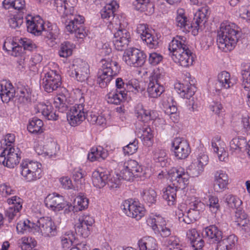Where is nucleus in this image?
<instances>
[{
    "label": "nucleus",
    "instance_id": "nucleus-1",
    "mask_svg": "<svg viewBox=\"0 0 250 250\" xmlns=\"http://www.w3.org/2000/svg\"><path fill=\"white\" fill-rule=\"evenodd\" d=\"M168 50L172 60L181 66L188 67L192 64L193 58L185 37L177 36L174 38L169 44Z\"/></svg>",
    "mask_w": 250,
    "mask_h": 250
},
{
    "label": "nucleus",
    "instance_id": "nucleus-2",
    "mask_svg": "<svg viewBox=\"0 0 250 250\" xmlns=\"http://www.w3.org/2000/svg\"><path fill=\"white\" fill-rule=\"evenodd\" d=\"M238 28L233 23H223L218 32L217 42L218 47L225 52L232 50L239 34Z\"/></svg>",
    "mask_w": 250,
    "mask_h": 250
},
{
    "label": "nucleus",
    "instance_id": "nucleus-3",
    "mask_svg": "<svg viewBox=\"0 0 250 250\" xmlns=\"http://www.w3.org/2000/svg\"><path fill=\"white\" fill-rule=\"evenodd\" d=\"M61 20L62 22L65 24L66 31L74 34L77 38L83 39L86 35L83 25L84 19L82 16L77 15L75 10L73 13L70 12L61 16Z\"/></svg>",
    "mask_w": 250,
    "mask_h": 250
},
{
    "label": "nucleus",
    "instance_id": "nucleus-4",
    "mask_svg": "<svg viewBox=\"0 0 250 250\" xmlns=\"http://www.w3.org/2000/svg\"><path fill=\"white\" fill-rule=\"evenodd\" d=\"M102 67L98 73L97 83L102 88L105 87L113 77L119 73L121 67L119 63L110 59L101 61Z\"/></svg>",
    "mask_w": 250,
    "mask_h": 250
},
{
    "label": "nucleus",
    "instance_id": "nucleus-5",
    "mask_svg": "<svg viewBox=\"0 0 250 250\" xmlns=\"http://www.w3.org/2000/svg\"><path fill=\"white\" fill-rule=\"evenodd\" d=\"M21 174L22 179L26 182H33L42 177V165L29 160L22 161L20 165Z\"/></svg>",
    "mask_w": 250,
    "mask_h": 250
},
{
    "label": "nucleus",
    "instance_id": "nucleus-6",
    "mask_svg": "<svg viewBox=\"0 0 250 250\" xmlns=\"http://www.w3.org/2000/svg\"><path fill=\"white\" fill-rule=\"evenodd\" d=\"M21 153L18 148L7 146L0 155V163L10 168H14L20 162Z\"/></svg>",
    "mask_w": 250,
    "mask_h": 250
},
{
    "label": "nucleus",
    "instance_id": "nucleus-7",
    "mask_svg": "<svg viewBox=\"0 0 250 250\" xmlns=\"http://www.w3.org/2000/svg\"><path fill=\"white\" fill-rule=\"evenodd\" d=\"M146 54L136 48H130L125 51L123 59L126 63L134 67L143 66L146 60Z\"/></svg>",
    "mask_w": 250,
    "mask_h": 250
},
{
    "label": "nucleus",
    "instance_id": "nucleus-8",
    "mask_svg": "<svg viewBox=\"0 0 250 250\" xmlns=\"http://www.w3.org/2000/svg\"><path fill=\"white\" fill-rule=\"evenodd\" d=\"M172 186L184 189L188 184L189 175L182 167L172 168L168 173Z\"/></svg>",
    "mask_w": 250,
    "mask_h": 250
},
{
    "label": "nucleus",
    "instance_id": "nucleus-9",
    "mask_svg": "<svg viewBox=\"0 0 250 250\" xmlns=\"http://www.w3.org/2000/svg\"><path fill=\"white\" fill-rule=\"evenodd\" d=\"M61 83V76L55 70H50L46 72L42 80V87L48 93L57 90Z\"/></svg>",
    "mask_w": 250,
    "mask_h": 250
},
{
    "label": "nucleus",
    "instance_id": "nucleus-10",
    "mask_svg": "<svg viewBox=\"0 0 250 250\" xmlns=\"http://www.w3.org/2000/svg\"><path fill=\"white\" fill-rule=\"evenodd\" d=\"M35 230L45 237L55 236L57 234L56 227L49 217H41L35 224Z\"/></svg>",
    "mask_w": 250,
    "mask_h": 250
},
{
    "label": "nucleus",
    "instance_id": "nucleus-11",
    "mask_svg": "<svg viewBox=\"0 0 250 250\" xmlns=\"http://www.w3.org/2000/svg\"><path fill=\"white\" fill-rule=\"evenodd\" d=\"M121 208L128 217L140 220L145 214V209L136 202L125 200L123 202Z\"/></svg>",
    "mask_w": 250,
    "mask_h": 250
},
{
    "label": "nucleus",
    "instance_id": "nucleus-12",
    "mask_svg": "<svg viewBox=\"0 0 250 250\" xmlns=\"http://www.w3.org/2000/svg\"><path fill=\"white\" fill-rule=\"evenodd\" d=\"M86 111L83 104H75L71 108L67 115V120L71 125L76 126L86 119Z\"/></svg>",
    "mask_w": 250,
    "mask_h": 250
},
{
    "label": "nucleus",
    "instance_id": "nucleus-13",
    "mask_svg": "<svg viewBox=\"0 0 250 250\" xmlns=\"http://www.w3.org/2000/svg\"><path fill=\"white\" fill-rule=\"evenodd\" d=\"M130 41V35L128 31L120 26L114 33L113 43L115 48L118 51L125 49Z\"/></svg>",
    "mask_w": 250,
    "mask_h": 250
},
{
    "label": "nucleus",
    "instance_id": "nucleus-14",
    "mask_svg": "<svg viewBox=\"0 0 250 250\" xmlns=\"http://www.w3.org/2000/svg\"><path fill=\"white\" fill-rule=\"evenodd\" d=\"M175 156L178 159L186 158L190 152L188 143L180 138H176L172 143Z\"/></svg>",
    "mask_w": 250,
    "mask_h": 250
},
{
    "label": "nucleus",
    "instance_id": "nucleus-15",
    "mask_svg": "<svg viewBox=\"0 0 250 250\" xmlns=\"http://www.w3.org/2000/svg\"><path fill=\"white\" fill-rule=\"evenodd\" d=\"M94 223V219L88 215L81 216L75 225V231L80 235L85 238L90 233V227Z\"/></svg>",
    "mask_w": 250,
    "mask_h": 250
},
{
    "label": "nucleus",
    "instance_id": "nucleus-16",
    "mask_svg": "<svg viewBox=\"0 0 250 250\" xmlns=\"http://www.w3.org/2000/svg\"><path fill=\"white\" fill-rule=\"evenodd\" d=\"M160 76L159 74H154L149 77L147 92L150 98H156L164 91V88L160 83Z\"/></svg>",
    "mask_w": 250,
    "mask_h": 250
},
{
    "label": "nucleus",
    "instance_id": "nucleus-17",
    "mask_svg": "<svg viewBox=\"0 0 250 250\" xmlns=\"http://www.w3.org/2000/svg\"><path fill=\"white\" fill-rule=\"evenodd\" d=\"M175 89L182 97L190 100L195 93V87L191 85H185L183 83H177L175 85ZM189 110L194 111L197 108V105L194 104L193 100H189Z\"/></svg>",
    "mask_w": 250,
    "mask_h": 250
},
{
    "label": "nucleus",
    "instance_id": "nucleus-18",
    "mask_svg": "<svg viewBox=\"0 0 250 250\" xmlns=\"http://www.w3.org/2000/svg\"><path fill=\"white\" fill-rule=\"evenodd\" d=\"M27 30L35 35L39 36L44 30V21L39 16L28 15L26 18Z\"/></svg>",
    "mask_w": 250,
    "mask_h": 250
},
{
    "label": "nucleus",
    "instance_id": "nucleus-19",
    "mask_svg": "<svg viewBox=\"0 0 250 250\" xmlns=\"http://www.w3.org/2000/svg\"><path fill=\"white\" fill-rule=\"evenodd\" d=\"M73 66L75 68L71 73V77L81 82L87 80L89 75V67L87 62L78 60Z\"/></svg>",
    "mask_w": 250,
    "mask_h": 250
},
{
    "label": "nucleus",
    "instance_id": "nucleus-20",
    "mask_svg": "<svg viewBox=\"0 0 250 250\" xmlns=\"http://www.w3.org/2000/svg\"><path fill=\"white\" fill-rule=\"evenodd\" d=\"M45 206L55 211L64 208L66 204L63 196L53 193L48 195L44 199Z\"/></svg>",
    "mask_w": 250,
    "mask_h": 250
},
{
    "label": "nucleus",
    "instance_id": "nucleus-21",
    "mask_svg": "<svg viewBox=\"0 0 250 250\" xmlns=\"http://www.w3.org/2000/svg\"><path fill=\"white\" fill-rule=\"evenodd\" d=\"M137 31L140 34L141 39L146 43L149 48H155L158 46V39L151 34L149 29L145 24H139L137 26Z\"/></svg>",
    "mask_w": 250,
    "mask_h": 250
},
{
    "label": "nucleus",
    "instance_id": "nucleus-22",
    "mask_svg": "<svg viewBox=\"0 0 250 250\" xmlns=\"http://www.w3.org/2000/svg\"><path fill=\"white\" fill-rule=\"evenodd\" d=\"M77 4V0H54V5L62 16L72 12Z\"/></svg>",
    "mask_w": 250,
    "mask_h": 250
},
{
    "label": "nucleus",
    "instance_id": "nucleus-23",
    "mask_svg": "<svg viewBox=\"0 0 250 250\" xmlns=\"http://www.w3.org/2000/svg\"><path fill=\"white\" fill-rule=\"evenodd\" d=\"M175 23L183 32H189L193 29L194 23H191L186 16L184 10L182 9L177 10V14L175 19Z\"/></svg>",
    "mask_w": 250,
    "mask_h": 250
},
{
    "label": "nucleus",
    "instance_id": "nucleus-24",
    "mask_svg": "<svg viewBox=\"0 0 250 250\" xmlns=\"http://www.w3.org/2000/svg\"><path fill=\"white\" fill-rule=\"evenodd\" d=\"M228 176L223 171L216 172L213 184V188L215 191L221 192L225 190L228 184Z\"/></svg>",
    "mask_w": 250,
    "mask_h": 250
},
{
    "label": "nucleus",
    "instance_id": "nucleus-25",
    "mask_svg": "<svg viewBox=\"0 0 250 250\" xmlns=\"http://www.w3.org/2000/svg\"><path fill=\"white\" fill-rule=\"evenodd\" d=\"M208 14V10L207 7H202L199 9L194 15L193 19V29L192 30V34H197L199 29L200 24L203 22H205L207 17Z\"/></svg>",
    "mask_w": 250,
    "mask_h": 250
},
{
    "label": "nucleus",
    "instance_id": "nucleus-26",
    "mask_svg": "<svg viewBox=\"0 0 250 250\" xmlns=\"http://www.w3.org/2000/svg\"><path fill=\"white\" fill-rule=\"evenodd\" d=\"M202 236L210 240L212 243H217L222 238V232L215 225H211L203 230Z\"/></svg>",
    "mask_w": 250,
    "mask_h": 250
},
{
    "label": "nucleus",
    "instance_id": "nucleus-27",
    "mask_svg": "<svg viewBox=\"0 0 250 250\" xmlns=\"http://www.w3.org/2000/svg\"><path fill=\"white\" fill-rule=\"evenodd\" d=\"M237 241V237L234 234L222 236V239H220L217 243L216 250H233Z\"/></svg>",
    "mask_w": 250,
    "mask_h": 250
},
{
    "label": "nucleus",
    "instance_id": "nucleus-28",
    "mask_svg": "<svg viewBox=\"0 0 250 250\" xmlns=\"http://www.w3.org/2000/svg\"><path fill=\"white\" fill-rule=\"evenodd\" d=\"M109 176H110V175L108 172L97 169L95 170L92 173V183L96 187L99 188H103L107 182Z\"/></svg>",
    "mask_w": 250,
    "mask_h": 250
},
{
    "label": "nucleus",
    "instance_id": "nucleus-29",
    "mask_svg": "<svg viewBox=\"0 0 250 250\" xmlns=\"http://www.w3.org/2000/svg\"><path fill=\"white\" fill-rule=\"evenodd\" d=\"M15 90L11 83L0 84V97L3 103H7L15 96Z\"/></svg>",
    "mask_w": 250,
    "mask_h": 250
},
{
    "label": "nucleus",
    "instance_id": "nucleus-30",
    "mask_svg": "<svg viewBox=\"0 0 250 250\" xmlns=\"http://www.w3.org/2000/svg\"><path fill=\"white\" fill-rule=\"evenodd\" d=\"M119 8V5L115 1H112L110 3L106 4L101 10V17L111 22V20L115 17V12Z\"/></svg>",
    "mask_w": 250,
    "mask_h": 250
},
{
    "label": "nucleus",
    "instance_id": "nucleus-31",
    "mask_svg": "<svg viewBox=\"0 0 250 250\" xmlns=\"http://www.w3.org/2000/svg\"><path fill=\"white\" fill-rule=\"evenodd\" d=\"M134 5L137 10L151 15L154 11V5L152 0H136Z\"/></svg>",
    "mask_w": 250,
    "mask_h": 250
},
{
    "label": "nucleus",
    "instance_id": "nucleus-32",
    "mask_svg": "<svg viewBox=\"0 0 250 250\" xmlns=\"http://www.w3.org/2000/svg\"><path fill=\"white\" fill-rule=\"evenodd\" d=\"M217 81L221 89H229L235 83L232 81L229 73L226 71H223L218 73Z\"/></svg>",
    "mask_w": 250,
    "mask_h": 250
},
{
    "label": "nucleus",
    "instance_id": "nucleus-33",
    "mask_svg": "<svg viewBox=\"0 0 250 250\" xmlns=\"http://www.w3.org/2000/svg\"><path fill=\"white\" fill-rule=\"evenodd\" d=\"M39 112H41L46 119L49 120H56L59 116L53 110L52 105L46 104L43 103H40L38 105Z\"/></svg>",
    "mask_w": 250,
    "mask_h": 250
},
{
    "label": "nucleus",
    "instance_id": "nucleus-34",
    "mask_svg": "<svg viewBox=\"0 0 250 250\" xmlns=\"http://www.w3.org/2000/svg\"><path fill=\"white\" fill-rule=\"evenodd\" d=\"M140 250H157L156 240L152 237H144L138 241Z\"/></svg>",
    "mask_w": 250,
    "mask_h": 250
},
{
    "label": "nucleus",
    "instance_id": "nucleus-35",
    "mask_svg": "<svg viewBox=\"0 0 250 250\" xmlns=\"http://www.w3.org/2000/svg\"><path fill=\"white\" fill-rule=\"evenodd\" d=\"M17 102L26 104L31 101L32 90L27 86H24L17 91Z\"/></svg>",
    "mask_w": 250,
    "mask_h": 250
},
{
    "label": "nucleus",
    "instance_id": "nucleus-36",
    "mask_svg": "<svg viewBox=\"0 0 250 250\" xmlns=\"http://www.w3.org/2000/svg\"><path fill=\"white\" fill-rule=\"evenodd\" d=\"M179 188L171 185H169L164 191L163 198L169 206L173 205L176 201V192Z\"/></svg>",
    "mask_w": 250,
    "mask_h": 250
},
{
    "label": "nucleus",
    "instance_id": "nucleus-37",
    "mask_svg": "<svg viewBox=\"0 0 250 250\" xmlns=\"http://www.w3.org/2000/svg\"><path fill=\"white\" fill-rule=\"evenodd\" d=\"M126 96V92L125 91H118L109 92L106 96V100L108 103L119 104Z\"/></svg>",
    "mask_w": 250,
    "mask_h": 250
},
{
    "label": "nucleus",
    "instance_id": "nucleus-38",
    "mask_svg": "<svg viewBox=\"0 0 250 250\" xmlns=\"http://www.w3.org/2000/svg\"><path fill=\"white\" fill-rule=\"evenodd\" d=\"M107 156V152L100 146L92 147L90 152L88 154L87 158L91 162L104 160Z\"/></svg>",
    "mask_w": 250,
    "mask_h": 250
},
{
    "label": "nucleus",
    "instance_id": "nucleus-39",
    "mask_svg": "<svg viewBox=\"0 0 250 250\" xmlns=\"http://www.w3.org/2000/svg\"><path fill=\"white\" fill-rule=\"evenodd\" d=\"M143 201L150 206L156 203L157 198V194L152 188L144 189L141 193Z\"/></svg>",
    "mask_w": 250,
    "mask_h": 250
},
{
    "label": "nucleus",
    "instance_id": "nucleus-40",
    "mask_svg": "<svg viewBox=\"0 0 250 250\" xmlns=\"http://www.w3.org/2000/svg\"><path fill=\"white\" fill-rule=\"evenodd\" d=\"M43 122L41 120L34 117L29 121L27 125V129L33 134L41 133L43 132Z\"/></svg>",
    "mask_w": 250,
    "mask_h": 250
},
{
    "label": "nucleus",
    "instance_id": "nucleus-41",
    "mask_svg": "<svg viewBox=\"0 0 250 250\" xmlns=\"http://www.w3.org/2000/svg\"><path fill=\"white\" fill-rule=\"evenodd\" d=\"M124 167L132 171L136 177H141L144 173L142 166L139 165L134 160L130 159L125 162L124 163Z\"/></svg>",
    "mask_w": 250,
    "mask_h": 250
},
{
    "label": "nucleus",
    "instance_id": "nucleus-42",
    "mask_svg": "<svg viewBox=\"0 0 250 250\" xmlns=\"http://www.w3.org/2000/svg\"><path fill=\"white\" fill-rule=\"evenodd\" d=\"M135 114L137 118L144 122L153 119L150 111L144 109L142 105H138L136 107Z\"/></svg>",
    "mask_w": 250,
    "mask_h": 250
},
{
    "label": "nucleus",
    "instance_id": "nucleus-43",
    "mask_svg": "<svg viewBox=\"0 0 250 250\" xmlns=\"http://www.w3.org/2000/svg\"><path fill=\"white\" fill-rule=\"evenodd\" d=\"M153 159L156 163H160L162 167H166L167 164V156L164 150L156 149L153 151Z\"/></svg>",
    "mask_w": 250,
    "mask_h": 250
},
{
    "label": "nucleus",
    "instance_id": "nucleus-44",
    "mask_svg": "<svg viewBox=\"0 0 250 250\" xmlns=\"http://www.w3.org/2000/svg\"><path fill=\"white\" fill-rule=\"evenodd\" d=\"M199 214V212L198 210H188L186 215L183 214L182 217L179 216V221L189 224L197 220Z\"/></svg>",
    "mask_w": 250,
    "mask_h": 250
},
{
    "label": "nucleus",
    "instance_id": "nucleus-45",
    "mask_svg": "<svg viewBox=\"0 0 250 250\" xmlns=\"http://www.w3.org/2000/svg\"><path fill=\"white\" fill-rule=\"evenodd\" d=\"M125 90L126 94L127 92H132L136 93L143 91L144 88L141 86V83L138 81L134 79L126 83Z\"/></svg>",
    "mask_w": 250,
    "mask_h": 250
},
{
    "label": "nucleus",
    "instance_id": "nucleus-46",
    "mask_svg": "<svg viewBox=\"0 0 250 250\" xmlns=\"http://www.w3.org/2000/svg\"><path fill=\"white\" fill-rule=\"evenodd\" d=\"M74 45L69 42H64L60 46L59 55L61 57L67 58L72 55Z\"/></svg>",
    "mask_w": 250,
    "mask_h": 250
},
{
    "label": "nucleus",
    "instance_id": "nucleus-47",
    "mask_svg": "<svg viewBox=\"0 0 250 250\" xmlns=\"http://www.w3.org/2000/svg\"><path fill=\"white\" fill-rule=\"evenodd\" d=\"M208 162V156L205 154H200L197 158V171L193 173V176H197L203 171L204 167L207 165Z\"/></svg>",
    "mask_w": 250,
    "mask_h": 250
},
{
    "label": "nucleus",
    "instance_id": "nucleus-48",
    "mask_svg": "<svg viewBox=\"0 0 250 250\" xmlns=\"http://www.w3.org/2000/svg\"><path fill=\"white\" fill-rule=\"evenodd\" d=\"M21 247L22 250H31L37 245L34 238L29 237H23L20 240Z\"/></svg>",
    "mask_w": 250,
    "mask_h": 250
},
{
    "label": "nucleus",
    "instance_id": "nucleus-49",
    "mask_svg": "<svg viewBox=\"0 0 250 250\" xmlns=\"http://www.w3.org/2000/svg\"><path fill=\"white\" fill-rule=\"evenodd\" d=\"M225 202L229 208L238 209V207L242 204L241 200L232 194L226 195Z\"/></svg>",
    "mask_w": 250,
    "mask_h": 250
},
{
    "label": "nucleus",
    "instance_id": "nucleus-50",
    "mask_svg": "<svg viewBox=\"0 0 250 250\" xmlns=\"http://www.w3.org/2000/svg\"><path fill=\"white\" fill-rule=\"evenodd\" d=\"M88 199L84 196L79 195L74 200V206L77 209L83 210L87 208L89 203Z\"/></svg>",
    "mask_w": 250,
    "mask_h": 250
},
{
    "label": "nucleus",
    "instance_id": "nucleus-51",
    "mask_svg": "<svg viewBox=\"0 0 250 250\" xmlns=\"http://www.w3.org/2000/svg\"><path fill=\"white\" fill-rule=\"evenodd\" d=\"M75 239L74 235L72 232H68L61 237V243L62 248L67 249L72 246L73 240Z\"/></svg>",
    "mask_w": 250,
    "mask_h": 250
},
{
    "label": "nucleus",
    "instance_id": "nucleus-52",
    "mask_svg": "<svg viewBox=\"0 0 250 250\" xmlns=\"http://www.w3.org/2000/svg\"><path fill=\"white\" fill-rule=\"evenodd\" d=\"M153 135L150 128L146 127L143 130L141 136L142 141L145 145L149 146L152 144Z\"/></svg>",
    "mask_w": 250,
    "mask_h": 250
},
{
    "label": "nucleus",
    "instance_id": "nucleus-53",
    "mask_svg": "<svg viewBox=\"0 0 250 250\" xmlns=\"http://www.w3.org/2000/svg\"><path fill=\"white\" fill-rule=\"evenodd\" d=\"M167 246L170 250H182L179 239L174 236L167 239Z\"/></svg>",
    "mask_w": 250,
    "mask_h": 250
},
{
    "label": "nucleus",
    "instance_id": "nucleus-54",
    "mask_svg": "<svg viewBox=\"0 0 250 250\" xmlns=\"http://www.w3.org/2000/svg\"><path fill=\"white\" fill-rule=\"evenodd\" d=\"M21 210V209H20V206H18L17 208L10 206L5 210V217L8 218V221L10 222L14 218L15 216H17L19 215L20 211Z\"/></svg>",
    "mask_w": 250,
    "mask_h": 250
},
{
    "label": "nucleus",
    "instance_id": "nucleus-55",
    "mask_svg": "<svg viewBox=\"0 0 250 250\" xmlns=\"http://www.w3.org/2000/svg\"><path fill=\"white\" fill-rule=\"evenodd\" d=\"M246 144V141L243 139L237 138H233L230 142V149L232 151L240 150L242 146Z\"/></svg>",
    "mask_w": 250,
    "mask_h": 250
},
{
    "label": "nucleus",
    "instance_id": "nucleus-56",
    "mask_svg": "<svg viewBox=\"0 0 250 250\" xmlns=\"http://www.w3.org/2000/svg\"><path fill=\"white\" fill-rule=\"evenodd\" d=\"M42 32L44 33V36L48 39L51 40L52 42L55 40L58 37V33L56 27L55 29L50 28L49 27H48L47 29H45L44 27Z\"/></svg>",
    "mask_w": 250,
    "mask_h": 250
},
{
    "label": "nucleus",
    "instance_id": "nucleus-57",
    "mask_svg": "<svg viewBox=\"0 0 250 250\" xmlns=\"http://www.w3.org/2000/svg\"><path fill=\"white\" fill-rule=\"evenodd\" d=\"M138 141L134 140L133 142L123 147V151L125 154L131 155L135 153L138 149Z\"/></svg>",
    "mask_w": 250,
    "mask_h": 250
},
{
    "label": "nucleus",
    "instance_id": "nucleus-58",
    "mask_svg": "<svg viewBox=\"0 0 250 250\" xmlns=\"http://www.w3.org/2000/svg\"><path fill=\"white\" fill-rule=\"evenodd\" d=\"M212 146L214 148V151L218 154V157L220 161H225V159L227 158V152L224 150L223 148H219L217 144L212 142Z\"/></svg>",
    "mask_w": 250,
    "mask_h": 250
},
{
    "label": "nucleus",
    "instance_id": "nucleus-59",
    "mask_svg": "<svg viewBox=\"0 0 250 250\" xmlns=\"http://www.w3.org/2000/svg\"><path fill=\"white\" fill-rule=\"evenodd\" d=\"M209 206L212 211L216 212L220 209L219 200L217 196H210L209 197Z\"/></svg>",
    "mask_w": 250,
    "mask_h": 250
},
{
    "label": "nucleus",
    "instance_id": "nucleus-60",
    "mask_svg": "<svg viewBox=\"0 0 250 250\" xmlns=\"http://www.w3.org/2000/svg\"><path fill=\"white\" fill-rule=\"evenodd\" d=\"M242 75L243 80L242 85L245 89H249L250 87V68L243 71Z\"/></svg>",
    "mask_w": 250,
    "mask_h": 250
},
{
    "label": "nucleus",
    "instance_id": "nucleus-61",
    "mask_svg": "<svg viewBox=\"0 0 250 250\" xmlns=\"http://www.w3.org/2000/svg\"><path fill=\"white\" fill-rule=\"evenodd\" d=\"M118 174L113 175L110 179H108L106 184L111 188H117L120 185V177Z\"/></svg>",
    "mask_w": 250,
    "mask_h": 250
},
{
    "label": "nucleus",
    "instance_id": "nucleus-62",
    "mask_svg": "<svg viewBox=\"0 0 250 250\" xmlns=\"http://www.w3.org/2000/svg\"><path fill=\"white\" fill-rule=\"evenodd\" d=\"M163 59L162 56L156 52H152L149 54L148 58L149 62L153 65L158 64Z\"/></svg>",
    "mask_w": 250,
    "mask_h": 250
},
{
    "label": "nucleus",
    "instance_id": "nucleus-63",
    "mask_svg": "<svg viewBox=\"0 0 250 250\" xmlns=\"http://www.w3.org/2000/svg\"><path fill=\"white\" fill-rule=\"evenodd\" d=\"M10 27L16 28L20 27L23 23V18L20 17L14 16L8 21Z\"/></svg>",
    "mask_w": 250,
    "mask_h": 250
},
{
    "label": "nucleus",
    "instance_id": "nucleus-64",
    "mask_svg": "<svg viewBox=\"0 0 250 250\" xmlns=\"http://www.w3.org/2000/svg\"><path fill=\"white\" fill-rule=\"evenodd\" d=\"M120 176L122 177L123 179L128 181L132 180L134 177H136L132 171L126 167H125V169L121 171V176Z\"/></svg>",
    "mask_w": 250,
    "mask_h": 250
}]
</instances>
